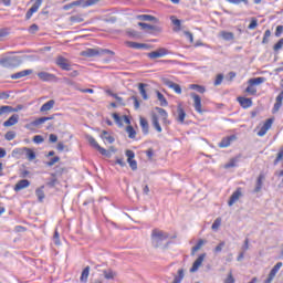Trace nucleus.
Instances as JSON below:
<instances>
[{
    "mask_svg": "<svg viewBox=\"0 0 283 283\" xmlns=\"http://www.w3.org/2000/svg\"><path fill=\"white\" fill-rule=\"evenodd\" d=\"M151 245L155 249H160L165 240H169V232H165L160 229H154L150 235Z\"/></svg>",
    "mask_w": 283,
    "mask_h": 283,
    "instance_id": "obj_1",
    "label": "nucleus"
},
{
    "mask_svg": "<svg viewBox=\"0 0 283 283\" xmlns=\"http://www.w3.org/2000/svg\"><path fill=\"white\" fill-rule=\"evenodd\" d=\"M0 65L9 70L19 67V65H21V57L10 55L3 56L2 59H0Z\"/></svg>",
    "mask_w": 283,
    "mask_h": 283,
    "instance_id": "obj_2",
    "label": "nucleus"
},
{
    "mask_svg": "<svg viewBox=\"0 0 283 283\" xmlns=\"http://www.w3.org/2000/svg\"><path fill=\"white\" fill-rule=\"evenodd\" d=\"M86 140L90 143L91 146L94 147V149H97V151H99L102 156H106L107 158H109L111 156L109 150L101 147V145H98V142H96V139L93 136L87 135Z\"/></svg>",
    "mask_w": 283,
    "mask_h": 283,
    "instance_id": "obj_3",
    "label": "nucleus"
},
{
    "mask_svg": "<svg viewBox=\"0 0 283 283\" xmlns=\"http://www.w3.org/2000/svg\"><path fill=\"white\" fill-rule=\"evenodd\" d=\"M55 64L57 67H61V70H64L65 72H70L72 70V65L70 64V60L65 59L63 55H59L55 60Z\"/></svg>",
    "mask_w": 283,
    "mask_h": 283,
    "instance_id": "obj_4",
    "label": "nucleus"
},
{
    "mask_svg": "<svg viewBox=\"0 0 283 283\" xmlns=\"http://www.w3.org/2000/svg\"><path fill=\"white\" fill-rule=\"evenodd\" d=\"M126 156H127V163L133 171H136L138 169V163L134 160L136 158V154L134 150H126Z\"/></svg>",
    "mask_w": 283,
    "mask_h": 283,
    "instance_id": "obj_5",
    "label": "nucleus"
},
{
    "mask_svg": "<svg viewBox=\"0 0 283 283\" xmlns=\"http://www.w3.org/2000/svg\"><path fill=\"white\" fill-rule=\"evenodd\" d=\"M190 96L193 99V107L196 112H198V114H202V98L200 95L191 93Z\"/></svg>",
    "mask_w": 283,
    "mask_h": 283,
    "instance_id": "obj_6",
    "label": "nucleus"
},
{
    "mask_svg": "<svg viewBox=\"0 0 283 283\" xmlns=\"http://www.w3.org/2000/svg\"><path fill=\"white\" fill-rule=\"evenodd\" d=\"M169 54V50L165 48H159L157 51H153L147 54L148 59H161V56H167Z\"/></svg>",
    "mask_w": 283,
    "mask_h": 283,
    "instance_id": "obj_7",
    "label": "nucleus"
},
{
    "mask_svg": "<svg viewBox=\"0 0 283 283\" xmlns=\"http://www.w3.org/2000/svg\"><path fill=\"white\" fill-rule=\"evenodd\" d=\"M13 154H25L28 160H34L36 158V153H34V150H32L28 147H23L21 149L13 150Z\"/></svg>",
    "mask_w": 283,
    "mask_h": 283,
    "instance_id": "obj_8",
    "label": "nucleus"
},
{
    "mask_svg": "<svg viewBox=\"0 0 283 283\" xmlns=\"http://www.w3.org/2000/svg\"><path fill=\"white\" fill-rule=\"evenodd\" d=\"M42 3H43V0H35L33 6L27 11L25 19L27 20L32 19V14H34V12H39V8H41Z\"/></svg>",
    "mask_w": 283,
    "mask_h": 283,
    "instance_id": "obj_9",
    "label": "nucleus"
},
{
    "mask_svg": "<svg viewBox=\"0 0 283 283\" xmlns=\"http://www.w3.org/2000/svg\"><path fill=\"white\" fill-rule=\"evenodd\" d=\"M177 123H185V118H187V113L185 108H182V104L177 105V113L175 114Z\"/></svg>",
    "mask_w": 283,
    "mask_h": 283,
    "instance_id": "obj_10",
    "label": "nucleus"
},
{
    "mask_svg": "<svg viewBox=\"0 0 283 283\" xmlns=\"http://www.w3.org/2000/svg\"><path fill=\"white\" fill-rule=\"evenodd\" d=\"M240 198H242V188H237V190L231 195L228 201V206L233 207V205H235V202L239 201Z\"/></svg>",
    "mask_w": 283,
    "mask_h": 283,
    "instance_id": "obj_11",
    "label": "nucleus"
},
{
    "mask_svg": "<svg viewBox=\"0 0 283 283\" xmlns=\"http://www.w3.org/2000/svg\"><path fill=\"white\" fill-rule=\"evenodd\" d=\"M205 258H207L206 253H202L197 258V260L193 262V264L190 269V273H196V271H198V269H200V266H202V263L205 262Z\"/></svg>",
    "mask_w": 283,
    "mask_h": 283,
    "instance_id": "obj_12",
    "label": "nucleus"
},
{
    "mask_svg": "<svg viewBox=\"0 0 283 283\" xmlns=\"http://www.w3.org/2000/svg\"><path fill=\"white\" fill-rule=\"evenodd\" d=\"M138 25H139V28H142V30H145L149 34H151V32H160L159 27L147 24L145 22H139Z\"/></svg>",
    "mask_w": 283,
    "mask_h": 283,
    "instance_id": "obj_13",
    "label": "nucleus"
},
{
    "mask_svg": "<svg viewBox=\"0 0 283 283\" xmlns=\"http://www.w3.org/2000/svg\"><path fill=\"white\" fill-rule=\"evenodd\" d=\"M233 140H238V137L235 135H231V136L224 137L219 143V147H221V148L230 147L231 143H233Z\"/></svg>",
    "mask_w": 283,
    "mask_h": 283,
    "instance_id": "obj_14",
    "label": "nucleus"
},
{
    "mask_svg": "<svg viewBox=\"0 0 283 283\" xmlns=\"http://www.w3.org/2000/svg\"><path fill=\"white\" fill-rule=\"evenodd\" d=\"M266 177L264 176V174H260L258 179H256V184H255V187H254V190H253V193H260V191H262V187L264 185V179Z\"/></svg>",
    "mask_w": 283,
    "mask_h": 283,
    "instance_id": "obj_15",
    "label": "nucleus"
},
{
    "mask_svg": "<svg viewBox=\"0 0 283 283\" xmlns=\"http://www.w3.org/2000/svg\"><path fill=\"white\" fill-rule=\"evenodd\" d=\"M81 56H86L87 59H92L93 56H99V48L97 49H86L81 52Z\"/></svg>",
    "mask_w": 283,
    "mask_h": 283,
    "instance_id": "obj_16",
    "label": "nucleus"
},
{
    "mask_svg": "<svg viewBox=\"0 0 283 283\" xmlns=\"http://www.w3.org/2000/svg\"><path fill=\"white\" fill-rule=\"evenodd\" d=\"M282 103H283V91H281V93L275 98V103H274V106H273V113L274 114L276 112H280V109L282 107Z\"/></svg>",
    "mask_w": 283,
    "mask_h": 283,
    "instance_id": "obj_17",
    "label": "nucleus"
},
{
    "mask_svg": "<svg viewBox=\"0 0 283 283\" xmlns=\"http://www.w3.org/2000/svg\"><path fill=\"white\" fill-rule=\"evenodd\" d=\"M28 187H30V180L22 179L15 184L14 191H21L23 189H28Z\"/></svg>",
    "mask_w": 283,
    "mask_h": 283,
    "instance_id": "obj_18",
    "label": "nucleus"
},
{
    "mask_svg": "<svg viewBox=\"0 0 283 283\" xmlns=\"http://www.w3.org/2000/svg\"><path fill=\"white\" fill-rule=\"evenodd\" d=\"M32 70H23V71H20V72H18V73H14V74H12L11 75V78L13 80V81H17V80H19V78H23V77H25V76H30V74H32Z\"/></svg>",
    "mask_w": 283,
    "mask_h": 283,
    "instance_id": "obj_19",
    "label": "nucleus"
},
{
    "mask_svg": "<svg viewBox=\"0 0 283 283\" xmlns=\"http://www.w3.org/2000/svg\"><path fill=\"white\" fill-rule=\"evenodd\" d=\"M17 123H19V115L13 114L11 117L8 118V120L3 123V127H12L17 125Z\"/></svg>",
    "mask_w": 283,
    "mask_h": 283,
    "instance_id": "obj_20",
    "label": "nucleus"
},
{
    "mask_svg": "<svg viewBox=\"0 0 283 283\" xmlns=\"http://www.w3.org/2000/svg\"><path fill=\"white\" fill-rule=\"evenodd\" d=\"M165 84H166L167 87H169L170 90H174V92H175L176 94H182V87H180L179 84H176V83H174V82H171V81H169V80H167V81L165 82Z\"/></svg>",
    "mask_w": 283,
    "mask_h": 283,
    "instance_id": "obj_21",
    "label": "nucleus"
},
{
    "mask_svg": "<svg viewBox=\"0 0 283 283\" xmlns=\"http://www.w3.org/2000/svg\"><path fill=\"white\" fill-rule=\"evenodd\" d=\"M238 101L243 109H249L253 105V101L248 97H238Z\"/></svg>",
    "mask_w": 283,
    "mask_h": 283,
    "instance_id": "obj_22",
    "label": "nucleus"
},
{
    "mask_svg": "<svg viewBox=\"0 0 283 283\" xmlns=\"http://www.w3.org/2000/svg\"><path fill=\"white\" fill-rule=\"evenodd\" d=\"M139 125L142 127V132L145 136L149 134V122L145 117L139 118Z\"/></svg>",
    "mask_w": 283,
    "mask_h": 283,
    "instance_id": "obj_23",
    "label": "nucleus"
},
{
    "mask_svg": "<svg viewBox=\"0 0 283 283\" xmlns=\"http://www.w3.org/2000/svg\"><path fill=\"white\" fill-rule=\"evenodd\" d=\"M38 77L40 78V81H54V78H56L54 74L48 72L38 73Z\"/></svg>",
    "mask_w": 283,
    "mask_h": 283,
    "instance_id": "obj_24",
    "label": "nucleus"
},
{
    "mask_svg": "<svg viewBox=\"0 0 283 283\" xmlns=\"http://www.w3.org/2000/svg\"><path fill=\"white\" fill-rule=\"evenodd\" d=\"M207 244V240L200 239L195 247L191 249V255H196V252L200 251L202 247Z\"/></svg>",
    "mask_w": 283,
    "mask_h": 283,
    "instance_id": "obj_25",
    "label": "nucleus"
},
{
    "mask_svg": "<svg viewBox=\"0 0 283 283\" xmlns=\"http://www.w3.org/2000/svg\"><path fill=\"white\" fill-rule=\"evenodd\" d=\"M151 123L153 127L158 132L159 134L163 132V127L160 126V123L158 122V115L153 114L151 115Z\"/></svg>",
    "mask_w": 283,
    "mask_h": 283,
    "instance_id": "obj_26",
    "label": "nucleus"
},
{
    "mask_svg": "<svg viewBox=\"0 0 283 283\" xmlns=\"http://www.w3.org/2000/svg\"><path fill=\"white\" fill-rule=\"evenodd\" d=\"M54 105H56V102L54 99H50L41 106L40 112H50Z\"/></svg>",
    "mask_w": 283,
    "mask_h": 283,
    "instance_id": "obj_27",
    "label": "nucleus"
},
{
    "mask_svg": "<svg viewBox=\"0 0 283 283\" xmlns=\"http://www.w3.org/2000/svg\"><path fill=\"white\" fill-rule=\"evenodd\" d=\"M101 138L102 140H107L109 145H112L114 140H116L114 136H112L107 130L102 132Z\"/></svg>",
    "mask_w": 283,
    "mask_h": 283,
    "instance_id": "obj_28",
    "label": "nucleus"
},
{
    "mask_svg": "<svg viewBox=\"0 0 283 283\" xmlns=\"http://www.w3.org/2000/svg\"><path fill=\"white\" fill-rule=\"evenodd\" d=\"M137 19L139 21H154V23H158V18H156L154 15H149V14L137 15Z\"/></svg>",
    "mask_w": 283,
    "mask_h": 283,
    "instance_id": "obj_29",
    "label": "nucleus"
},
{
    "mask_svg": "<svg viewBox=\"0 0 283 283\" xmlns=\"http://www.w3.org/2000/svg\"><path fill=\"white\" fill-rule=\"evenodd\" d=\"M146 87H148L147 84L139 83L138 90H139V94L143 96L144 101H147L149 98V96L147 95V90H145Z\"/></svg>",
    "mask_w": 283,
    "mask_h": 283,
    "instance_id": "obj_30",
    "label": "nucleus"
},
{
    "mask_svg": "<svg viewBox=\"0 0 283 283\" xmlns=\"http://www.w3.org/2000/svg\"><path fill=\"white\" fill-rule=\"evenodd\" d=\"M43 189H45V186H42L35 190V196L39 202H43V200L45 199V192L43 191Z\"/></svg>",
    "mask_w": 283,
    "mask_h": 283,
    "instance_id": "obj_31",
    "label": "nucleus"
},
{
    "mask_svg": "<svg viewBox=\"0 0 283 283\" xmlns=\"http://www.w3.org/2000/svg\"><path fill=\"white\" fill-rule=\"evenodd\" d=\"M87 277H90V266L88 265L82 271L80 282L87 283Z\"/></svg>",
    "mask_w": 283,
    "mask_h": 283,
    "instance_id": "obj_32",
    "label": "nucleus"
},
{
    "mask_svg": "<svg viewBox=\"0 0 283 283\" xmlns=\"http://www.w3.org/2000/svg\"><path fill=\"white\" fill-rule=\"evenodd\" d=\"M177 273H178V274L175 276L172 283H181L182 280H185V270L179 269Z\"/></svg>",
    "mask_w": 283,
    "mask_h": 283,
    "instance_id": "obj_33",
    "label": "nucleus"
},
{
    "mask_svg": "<svg viewBox=\"0 0 283 283\" xmlns=\"http://www.w3.org/2000/svg\"><path fill=\"white\" fill-rule=\"evenodd\" d=\"M156 109V112H158V114L161 116V119H163V123L164 124H167V118H168V114H167V111H165L164 108H161V107H156L155 108Z\"/></svg>",
    "mask_w": 283,
    "mask_h": 283,
    "instance_id": "obj_34",
    "label": "nucleus"
},
{
    "mask_svg": "<svg viewBox=\"0 0 283 283\" xmlns=\"http://www.w3.org/2000/svg\"><path fill=\"white\" fill-rule=\"evenodd\" d=\"M238 163H240V157H234L230 159L228 164L224 165V169H231L232 167H237Z\"/></svg>",
    "mask_w": 283,
    "mask_h": 283,
    "instance_id": "obj_35",
    "label": "nucleus"
},
{
    "mask_svg": "<svg viewBox=\"0 0 283 283\" xmlns=\"http://www.w3.org/2000/svg\"><path fill=\"white\" fill-rule=\"evenodd\" d=\"M266 81L265 77H254L249 80V85H262Z\"/></svg>",
    "mask_w": 283,
    "mask_h": 283,
    "instance_id": "obj_36",
    "label": "nucleus"
},
{
    "mask_svg": "<svg viewBox=\"0 0 283 283\" xmlns=\"http://www.w3.org/2000/svg\"><path fill=\"white\" fill-rule=\"evenodd\" d=\"M157 98L160 102L161 107H167V105H169V103L167 102V98H165V95H163L160 91H157Z\"/></svg>",
    "mask_w": 283,
    "mask_h": 283,
    "instance_id": "obj_37",
    "label": "nucleus"
},
{
    "mask_svg": "<svg viewBox=\"0 0 283 283\" xmlns=\"http://www.w3.org/2000/svg\"><path fill=\"white\" fill-rule=\"evenodd\" d=\"M48 119H49V118L40 117V118H38V119L31 122L30 125H31L32 127H39L40 125H43V123H48Z\"/></svg>",
    "mask_w": 283,
    "mask_h": 283,
    "instance_id": "obj_38",
    "label": "nucleus"
},
{
    "mask_svg": "<svg viewBox=\"0 0 283 283\" xmlns=\"http://www.w3.org/2000/svg\"><path fill=\"white\" fill-rule=\"evenodd\" d=\"M12 106H1L0 116H8V114H12Z\"/></svg>",
    "mask_w": 283,
    "mask_h": 283,
    "instance_id": "obj_39",
    "label": "nucleus"
},
{
    "mask_svg": "<svg viewBox=\"0 0 283 283\" xmlns=\"http://www.w3.org/2000/svg\"><path fill=\"white\" fill-rule=\"evenodd\" d=\"M220 35L224 41H233L234 39L233 32L222 31Z\"/></svg>",
    "mask_w": 283,
    "mask_h": 283,
    "instance_id": "obj_40",
    "label": "nucleus"
},
{
    "mask_svg": "<svg viewBox=\"0 0 283 283\" xmlns=\"http://www.w3.org/2000/svg\"><path fill=\"white\" fill-rule=\"evenodd\" d=\"M280 269H282V262H277L272 270L270 271L269 275H271L272 277H275V275H277V271H280Z\"/></svg>",
    "mask_w": 283,
    "mask_h": 283,
    "instance_id": "obj_41",
    "label": "nucleus"
},
{
    "mask_svg": "<svg viewBox=\"0 0 283 283\" xmlns=\"http://www.w3.org/2000/svg\"><path fill=\"white\" fill-rule=\"evenodd\" d=\"M103 274L105 280H114V277L116 276V272H114L113 270H104Z\"/></svg>",
    "mask_w": 283,
    "mask_h": 283,
    "instance_id": "obj_42",
    "label": "nucleus"
},
{
    "mask_svg": "<svg viewBox=\"0 0 283 283\" xmlns=\"http://www.w3.org/2000/svg\"><path fill=\"white\" fill-rule=\"evenodd\" d=\"M128 48H132L133 50H143L145 48V44L138 43V42H126Z\"/></svg>",
    "mask_w": 283,
    "mask_h": 283,
    "instance_id": "obj_43",
    "label": "nucleus"
},
{
    "mask_svg": "<svg viewBox=\"0 0 283 283\" xmlns=\"http://www.w3.org/2000/svg\"><path fill=\"white\" fill-rule=\"evenodd\" d=\"M190 90H196V92H199V94H205L207 90L205 86L198 85V84H190Z\"/></svg>",
    "mask_w": 283,
    "mask_h": 283,
    "instance_id": "obj_44",
    "label": "nucleus"
},
{
    "mask_svg": "<svg viewBox=\"0 0 283 283\" xmlns=\"http://www.w3.org/2000/svg\"><path fill=\"white\" fill-rule=\"evenodd\" d=\"M126 132L128 134V138H136V130L134 129V126H127Z\"/></svg>",
    "mask_w": 283,
    "mask_h": 283,
    "instance_id": "obj_45",
    "label": "nucleus"
},
{
    "mask_svg": "<svg viewBox=\"0 0 283 283\" xmlns=\"http://www.w3.org/2000/svg\"><path fill=\"white\" fill-rule=\"evenodd\" d=\"M71 23H83L84 19L82 15H72L70 17Z\"/></svg>",
    "mask_w": 283,
    "mask_h": 283,
    "instance_id": "obj_46",
    "label": "nucleus"
},
{
    "mask_svg": "<svg viewBox=\"0 0 283 283\" xmlns=\"http://www.w3.org/2000/svg\"><path fill=\"white\" fill-rule=\"evenodd\" d=\"M113 118L115 123L118 124L119 127H123V118H120V115H118V113H114Z\"/></svg>",
    "mask_w": 283,
    "mask_h": 283,
    "instance_id": "obj_47",
    "label": "nucleus"
},
{
    "mask_svg": "<svg viewBox=\"0 0 283 283\" xmlns=\"http://www.w3.org/2000/svg\"><path fill=\"white\" fill-rule=\"evenodd\" d=\"M59 160H61V157L55 156L53 158L50 159V161L46 163L48 167H54V165H56V163H59Z\"/></svg>",
    "mask_w": 283,
    "mask_h": 283,
    "instance_id": "obj_48",
    "label": "nucleus"
},
{
    "mask_svg": "<svg viewBox=\"0 0 283 283\" xmlns=\"http://www.w3.org/2000/svg\"><path fill=\"white\" fill-rule=\"evenodd\" d=\"M108 94H111V96H113V98L116 99L117 103H119V105L125 106V102H123V97H120V96H118L117 94L112 93V92H108Z\"/></svg>",
    "mask_w": 283,
    "mask_h": 283,
    "instance_id": "obj_49",
    "label": "nucleus"
},
{
    "mask_svg": "<svg viewBox=\"0 0 283 283\" xmlns=\"http://www.w3.org/2000/svg\"><path fill=\"white\" fill-rule=\"evenodd\" d=\"M283 159V146L280 148L277 156L274 160V165H277Z\"/></svg>",
    "mask_w": 283,
    "mask_h": 283,
    "instance_id": "obj_50",
    "label": "nucleus"
},
{
    "mask_svg": "<svg viewBox=\"0 0 283 283\" xmlns=\"http://www.w3.org/2000/svg\"><path fill=\"white\" fill-rule=\"evenodd\" d=\"M101 0H84L83 8H88L90 6H96Z\"/></svg>",
    "mask_w": 283,
    "mask_h": 283,
    "instance_id": "obj_51",
    "label": "nucleus"
},
{
    "mask_svg": "<svg viewBox=\"0 0 283 283\" xmlns=\"http://www.w3.org/2000/svg\"><path fill=\"white\" fill-rule=\"evenodd\" d=\"M226 242L224 241H221L216 248H214V253H221L222 252V249H224L226 247Z\"/></svg>",
    "mask_w": 283,
    "mask_h": 283,
    "instance_id": "obj_52",
    "label": "nucleus"
},
{
    "mask_svg": "<svg viewBox=\"0 0 283 283\" xmlns=\"http://www.w3.org/2000/svg\"><path fill=\"white\" fill-rule=\"evenodd\" d=\"M222 81H224V75L223 74H218L216 80H214V85H222Z\"/></svg>",
    "mask_w": 283,
    "mask_h": 283,
    "instance_id": "obj_53",
    "label": "nucleus"
},
{
    "mask_svg": "<svg viewBox=\"0 0 283 283\" xmlns=\"http://www.w3.org/2000/svg\"><path fill=\"white\" fill-rule=\"evenodd\" d=\"M245 92H248V94H251L252 96H255V94H258V90L255 87H253V85H249L245 88Z\"/></svg>",
    "mask_w": 283,
    "mask_h": 283,
    "instance_id": "obj_54",
    "label": "nucleus"
},
{
    "mask_svg": "<svg viewBox=\"0 0 283 283\" xmlns=\"http://www.w3.org/2000/svg\"><path fill=\"white\" fill-rule=\"evenodd\" d=\"M104 54H109L111 56H114V51L108 49H99V56H103Z\"/></svg>",
    "mask_w": 283,
    "mask_h": 283,
    "instance_id": "obj_55",
    "label": "nucleus"
},
{
    "mask_svg": "<svg viewBox=\"0 0 283 283\" xmlns=\"http://www.w3.org/2000/svg\"><path fill=\"white\" fill-rule=\"evenodd\" d=\"M6 140H14V138H17V134L14 132H8L4 135Z\"/></svg>",
    "mask_w": 283,
    "mask_h": 283,
    "instance_id": "obj_56",
    "label": "nucleus"
},
{
    "mask_svg": "<svg viewBox=\"0 0 283 283\" xmlns=\"http://www.w3.org/2000/svg\"><path fill=\"white\" fill-rule=\"evenodd\" d=\"M224 283H235V279L233 277V272L230 271L227 279L224 280Z\"/></svg>",
    "mask_w": 283,
    "mask_h": 283,
    "instance_id": "obj_57",
    "label": "nucleus"
},
{
    "mask_svg": "<svg viewBox=\"0 0 283 283\" xmlns=\"http://www.w3.org/2000/svg\"><path fill=\"white\" fill-rule=\"evenodd\" d=\"M273 126V118H269L265 120V123L263 124V127L269 132L270 128Z\"/></svg>",
    "mask_w": 283,
    "mask_h": 283,
    "instance_id": "obj_58",
    "label": "nucleus"
},
{
    "mask_svg": "<svg viewBox=\"0 0 283 283\" xmlns=\"http://www.w3.org/2000/svg\"><path fill=\"white\" fill-rule=\"evenodd\" d=\"M45 139L43 138V136L41 135H35L33 137V143H35V145H41V143H43Z\"/></svg>",
    "mask_w": 283,
    "mask_h": 283,
    "instance_id": "obj_59",
    "label": "nucleus"
},
{
    "mask_svg": "<svg viewBox=\"0 0 283 283\" xmlns=\"http://www.w3.org/2000/svg\"><path fill=\"white\" fill-rule=\"evenodd\" d=\"M53 242H54V244H56L57 247L61 245V239H59V230H55V231H54Z\"/></svg>",
    "mask_w": 283,
    "mask_h": 283,
    "instance_id": "obj_60",
    "label": "nucleus"
},
{
    "mask_svg": "<svg viewBox=\"0 0 283 283\" xmlns=\"http://www.w3.org/2000/svg\"><path fill=\"white\" fill-rule=\"evenodd\" d=\"M248 28H249V30H255V28H258V19L252 18Z\"/></svg>",
    "mask_w": 283,
    "mask_h": 283,
    "instance_id": "obj_61",
    "label": "nucleus"
},
{
    "mask_svg": "<svg viewBox=\"0 0 283 283\" xmlns=\"http://www.w3.org/2000/svg\"><path fill=\"white\" fill-rule=\"evenodd\" d=\"M270 36H271V30H266V31L264 32V36H263L262 43H263V44L269 43V38H270Z\"/></svg>",
    "mask_w": 283,
    "mask_h": 283,
    "instance_id": "obj_62",
    "label": "nucleus"
},
{
    "mask_svg": "<svg viewBox=\"0 0 283 283\" xmlns=\"http://www.w3.org/2000/svg\"><path fill=\"white\" fill-rule=\"evenodd\" d=\"M220 224H222V219L217 218V219L214 220V222L212 223V229H213V230L220 229Z\"/></svg>",
    "mask_w": 283,
    "mask_h": 283,
    "instance_id": "obj_63",
    "label": "nucleus"
},
{
    "mask_svg": "<svg viewBox=\"0 0 283 283\" xmlns=\"http://www.w3.org/2000/svg\"><path fill=\"white\" fill-rule=\"evenodd\" d=\"M282 46H283V38L279 41V43L274 44L273 46L274 52L282 50Z\"/></svg>",
    "mask_w": 283,
    "mask_h": 283,
    "instance_id": "obj_64",
    "label": "nucleus"
}]
</instances>
